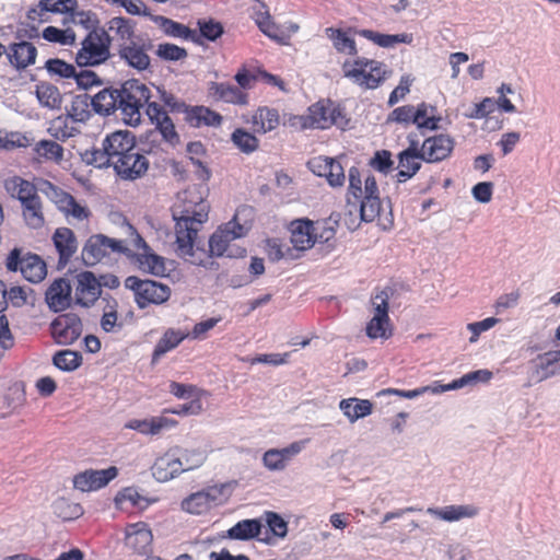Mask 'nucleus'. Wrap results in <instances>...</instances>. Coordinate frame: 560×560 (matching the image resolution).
<instances>
[{"instance_id": "f257e3e1", "label": "nucleus", "mask_w": 560, "mask_h": 560, "mask_svg": "<svg viewBox=\"0 0 560 560\" xmlns=\"http://www.w3.org/2000/svg\"><path fill=\"white\" fill-rule=\"evenodd\" d=\"M205 186H194L177 195V201L172 207V217L175 223L176 253L187 258L192 265H203V260L195 258L194 244L197 238L199 225L208 221L210 210L205 200Z\"/></svg>"}, {"instance_id": "f03ea898", "label": "nucleus", "mask_w": 560, "mask_h": 560, "mask_svg": "<svg viewBox=\"0 0 560 560\" xmlns=\"http://www.w3.org/2000/svg\"><path fill=\"white\" fill-rule=\"evenodd\" d=\"M91 164L97 167L112 166L121 179L133 180L140 177V147L136 136L128 130H118L107 135L102 149L91 152Z\"/></svg>"}, {"instance_id": "7ed1b4c3", "label": "nucleus", "mask_w": 560, "mask_h": 560, "mask_svg": "<svg viewBox=\"0 0 560 560\" xmlns=\"http://www.w3.org/2000/svg\"><path fill=\"white\" fill-rule=\"evenodd\" d=\"M91 104L95 113L109 116L120 110L121 120L129 126L140 124V81L127 80L120 89L105 88L96 93Z\"/></svg>"}, {"instance_id": "20e7f679", "label": "nucleus", "mask_w": 560, "mask_h": 560, "mask_svg": "<svg viewBox=\"0 0 560 560\" xmlns=\"http://www.w3.org/2000/svg\"><path fill=\"white\" fill-rule=\"evenodd\" d=\"M343 77L365 90L381 86L393 73L386 65L375 59L357 57L352 62L342 63Z\"/></svg>"}, {"instance_id": "39448f33", "label": "nucleus", "mask_w": 560, "mask_h": 560, "mask_svg": "<svg viewBox=\"0 0 560 560\" xmlns=\"http://www.w3.org/2000/svg\"><path fill=\"white\" fill-rule=\"evenodd\" d=\"M110 36L104 28L91 30L75 55L77 63L81 67L103 63L110 56Z\"/></svg>"}, {"instance_id": "423d86ee", "label": "nucleus", "mask_w": 560, "mask_h": 560, "mask_svg": "<svg viewBox=\"0 0 560 560\" xmlns=\"http://www.w3.org/2000/svg\"><path fill=\"white\" fill-rule=\"evenodd\" d=\"M126 252L127 248L122 241L103 234H95L88 238L81 255L86 266H94L113 254H124Z\"/></svg>"}, {"instance_id": "0eeeda50", "label": "nucleus", "mask_w": 560, "mask_h": 560, "mask_svg": "<svg viewBox=\"0 0 560 560\" xmlns=\"http://www.w3.org/2000/svg\"><path fill=\"white\" fill-rule=\"evenodd\" d=\"M5 267L10 271L20 270L22 276L33 283L40 282L47 275L46 264L38 255L28 253L22 256L19 248L10 252L5 260Z\"/></svg>"}, {"instance_id": "6e6552de", "label": "nucleus", "mask_w": 560, "mask_h": 560, "mask_svg": "<svg viewBox=\"0 0 560 560\" xmlns=\"http://www.w3.org/2000/svg\"><path fill=\"white\" fill-rule=\"evenodd\" d=\"M73 304L92 307L102 294L101 281L92 271H81L72 280Z\"/></svg>"}, {"instance_id": "1a4fd4ad", "label": "nucleus", "mask_w": 560, "mask_h": 560, "mask_svg": "<svg viewBox=\"0 0 560 560\" xmlns=\"http://www.w3.org/2000/svg\"><path fill=\"white\" fill-rule=\"evenodd\" d=\"M247 228L236 221V217L221 225L209 238V257H222L231 242L247 234Z\"/></svg>"}, {"instance_id": "9d476101", "label": "nucleus", "mask_w": 560, "mask_h": 560, "mask_svg": "<svg viewBox=\"0 0 560 560\" xmlns=\"http://www.w3.org/2000/svg\"><path fill=\"white\" fill-rule=\"evenodd\" d=\"M82 329L81 318L73 313L57 316L50 325L51 336L59 345H72L80 338Z\"/></svg>"}, {"instance_id": "9b49d317", "label": "nucleus", "mask_w": 560, "mask_h": 560, "mask_svg": "<svg viewBox=\"0 0 560 560\" xmlns=\"http://www.w3.org/2000/svg\"><path fill=\"white\" fill-rule=\"evenodd\" d=\"M118 475V469L110 466L106 469H86L73 477V488L81 492L97 491L107 486Z\"/></svg>"}, {"instance_id": "f8f14e48", "label": "nucleus", "mask_w": 560, "mask_h": 560, "mask_svg": "<svg viewBox=\"0 0 560 560\" xmlns=\"http://www.w3.org/2000/svg\"><path fill=\"white\" fill-rule=\"evenodd\" d=\"M175 260L158 255L142 238V273H149L159 278H167L175 271Z\"/></svg>"}, {"instance_id": "ddd939ff", "label": "nucleus", "mask_w": 560, "mask_h": 560, "mask_svg": "<svg viewBox=\"0 0 560 560\" xmlns=\"http://www.w3.org/2000/svg\"><path fill=\"white\" fill-rule=\"evenodd\" d=\"M51 240L58 254L57 267L63 269L78 250L77 236L71 229L62 226L55 230Z\"/></svg>"}, {"instance_id": "4468645a", "label": "nucleus", "mask_w": 560, "mask_h": 560, "mask_svg": "<svg viewBox=\"0 0 560 560\" xmlns=\"http://www.w3.org/2000/svg\"><path fill=\"white\" fill-rule=\"evenodd\" d=\"M454 139L448 135H436L423 141L422 161L436 163L447 159L454 149Z\"/></svg>"}, {"instance_id": "2eb2a0df", "label": "nucleus", "mask_w": 560, "mask_h": 560, "mask_svg": "<svg viewBox=\"0 0 560 560\" xmlns=\"http://www.w3.org/2000/svg\"><path fill=\"white\" fill-rule=\"evenodd\" d=\"M47 305L54 312H61L73 303L72 283L65 278L52 281L45 293Z\"/></svg>"}, {"instance_id": "dca6fc26", "label": "nucleus", "mask_w": 560, "mask_h": 560, "mask_svg": "<svg viewBox=\"0 0 560 560\" xmlns=\"http://www.w3.org/2000/svg\"><path fill=\"white\" fill-rule=\"evenodd\" d=\"M4 54L13 68L23 70L35 63L37 48L33 43L20 39L11 43Z\"/></svg>"}, {"instance_id": "f3484780", "label": "nucleus", "mask_w": 560, "mask_h": 560, "mask_svg": "<svg viewBox=\"0 0 560 560\" xmlns=\"http://www.w3.org/2000/svg\"><path fill=\"white\" fill-rule=\"evenodd\" d=\"M149 15L151 20L163 31L166 36L174 38H183L189 39L195 44L200 45L201 39H199L196 31L189 28L185 24L176 22L172 19H168L163 15H151L148 12V8L142 4V16Z\"/></svg>"}, {"instance_id": "a211bd4d", "label": "nucleus", "mask_w": 560, "mask_h": 560, "mask_svg": "<svg viewBox=\"0 0 560 560\" xmlns=\"http://www.w3.org/2000/svg\"><path fill=\"white\" fill-rule=\"evenodd\" d=\"M351 207L353 208V210H348L349 218L345 219V223L349 230L354 231L359 226V224H355V220L352 218L353 212L359 211L360 221L366 223L372 222L380 215L382 202L380 197H361V199L355 200Z\"/></svg>"}, {"instance_id": "6ab92c4d", "label": "nucleus", "mask_w": 560, "mask_h": 560, "mask_svg": "<svg viewBox=\"0 0 560 560\" xmlns=\"http://www.w3.org/2000/svg\"><path fill=\"white\" fill-rule=\"evenodd\" d=\"M530 364L537 382L560 375V349L538 354Z\"/></svg>"}, {"instance_id": "aec40b11", "label": "nucleus", "mask_w": 560, "mask_h": 560, "mask_svg": "<svg viewBox=\"0 0 560 560\" xmlns=\"http://www.w3.org/2000/svg\"><path fill=\"white\" fill-rule=\"evenodd\" d=\"M7 194L14 199H18L21 205L32 201L38 196L39 186L37 187L30 180L21 176H12L3 182Z\"/></svg>"}, {"instance_id": "412c9836", "label": "nucleus", "mask_w": 560, "mask_h": 560, "mask_svg": "<svg viewBox=\"0 0 560 560\" xmlns=\"http://www.w3.org/2000/svg\"><path fill=\"white\" fill-rule=\"evenodd\" d=\"M152 476L160 482L168 481L182 474V464L173 452L166 453L153 464Z\"/></svg>"}, {"instance_id": "4be33fe9", "label": "nucleus", "mask_w": 560, "mask_h": 560, "mask_svg": "<svg viewBox=\"0 0 560 560\" xmlns=\"http://www.w3.org/2000/svg\"><path fill=\"white\" fill-rule=\"evenodd\" d=\"M291 243L298 250L311 248L314 244L313 222L308 219H299L291 223Z\"/></svg>"}, {"instance_id": "5701e85b", "label": "nucleus", "mask_w": 560, "mask_h": 560, "mask_svg": "<svg viewBox=\"0 0 560 560\" xmlns=\"http://www.w3.org/2000/svg\"><path fill=\"white\" fill-rule=\"evenodd\" d=\"M310 167H324V173L319 172L318 176H325L332 187L343 185L345 173L343 167L332 158H316L308 162Z\"/></svg>"}, {"instance_id": "b1692460", "label": "nucleus", "mask_w": 560, "mask_h": 560, "mask_svg": "<svg viewBox=\"0 0 560 560\" xmlns=\"http://www.w3.org/2000/svg\"><path fill=\"white\" fill-rule=\"evenodd\" d=\"M35 95L42 107L60 109L63 96L59 89L50 82L40 81L35 85Z\"/></svg>"}, {"instance_id": "393cba45", "label": "nucleus", "mask_w": 560, "mask_h": 560, "mask_svg": "<svg viewBox=\"0 0 560 560\" xmlns=\"http://www.w3.org/2000/svg\"><path fill=\"white\" fill-rule=\"evenodd\" d=\"M339 409L347 417L350 423H354L359 419L372 413L373 404L368 399L351 397L340 400Z\"/></svg>"}, {"instance_id": "a878e982", "label": "nucleus", "mask_w": 560, "mask_h": 560, "mask_svg": "<svg viewBox=\"0 0 560 560\" xmlns=\"http://www.w3.org/2000/svg\"><path fill=\"white\" fill-rule=\"evenodd\" d=\"M171 288L162 282L142 279V308L145 303L163 304L170 299Z\"/></svg>"}, {"instance_id": "bb28decb", "label": "nucleus", "mask_w": 560, "mask_h": 560, "mask_svg": "<svg viewBox=\"0 0 560 560\" xmlns=\"http://www.w3.org/2000/svg\"><path fill=\"white\" fill-rule=\"evenodd\" d=\"M492 372L486 369L472 371L446 385H439L433 390L435 393H444L447 390L459 389L465 386L476 385L478 383H487L492 378Z\"/></svg>"}, {"instance_id": "cd10ccee", "label": "nucleus", "mask_w": 560, "mask_h": 560, "mask_svg": "<svg viewBox=\"0 0 560 560\" xmlns=\"http://www.w3.org/2000/svg\"><path fill=\"white\" fill-rule=\"evenodd\" d=\"M185 120L195 128L201 126L218 127L222 122V116L205 106H192L187 112Z\"/></svg>"}, {"instance_id": "c85d7f7f", "label": "nucleus", "mask_w": 560, "mask_h": 560, "mask_svg": "<svg viewBox=\"0 0 560 560\" xmlns=\"http://www.w3.org/2000/svg\"><path fill=\"white\" fill-rule=\"evenodd\" d=\"M355 34L373 42L383 48H390L397 44H410L412 42V34H382L372 30H354Z\"/></svg>"}, {"instance_id": "c756f323", "label": "nucleus", "mask_w": 560, "mask_h": 560, "mask_svg": "<svg viewBox=\"0 0 560 560\" xmlns=\"http://www.w3.org/2000/svg\"><path fill=\"white\" fill-rule=\"evenodd\" d=\"M261 529V520L247 518L237 522L234 526L228 529L226 534L230 539L249 540L253 538H260Z\"/></svg>"}, {"instance_id": "7c9ffc66", "label": "nucleus", "mask_w": 560, "mask_h": 560, "mask_svg": "<svg viewBox=\"0 0 560 560\" xmlns=\"http://www.w3.org/2000/svg\"><path fill=\"white\" fill-rule=\"evenodd\" d=\"M209 90L217 100L237 105H246L248 103L247 94L230 83L211 82Z\"/></svg>"}, {"instance_id": "2f4dec72", "label": "nucleus", "mask_w": 560, "mask_h": 560, "mask_svg": "<svg viewBox=\"0 0 560 560\" xmlns=\"http://www.w3.org/2000/svg\"><path fill=\"white\" fill-rule=\"evenodd\" d=\"M427 513L446 522H455L477 515L478 510L472 505H448L442 509L428 508Z\"/></svg>"}, {"instance_id": "473e14b6", "label": "nucleus", "mask_w": 560, "mask_h": 560, "mask_svg": "<svg viewBox=\"0 0 560 560\" xmlns=\"http://www.w3.org/2000/svg\"><path fill=\"white\" fill-rule=\"evenodd\" d=\"M398 159V173L396 175L397 182L402 183L413 177L421 168V154L401 151L397 155Z\"/></svg>"}, {"instance_id": "72a5a7b5", "label": "nucleus", "mask_w": 560, "mask_h": 560, "mask_svg": "<svg viewBox=\"0 0 560 560\" xmlns=\"http://www.w3.org/2000/svg\"><path fill=\"white\" fill-rule=\"evenodd\" d=\"M39 190L46 195L63 214L74 200L72 195L62 190L49 180L42 179L39 182Z\"/></svg>"}, {"instance_id": "f704fd0d", "label": "nucleus", "mask_w": 560, "mask_h": 560, "mask_svg": "<svg viewBox=\"0 0 560 560\" xmlns=\"http://www.w3.org/2000/svg\"><path fill=\"white\" fill-rule=\"evenodd\" d=\"M172 452L182 464V472L200 467L207 458L206 452L201 448L175 447Z\"/></svg>"}, {"instance_id": "c9c22d12", "label": "nucleus", "mask_w": 560, "mask_h": 560, "mask_svg": "<svg viewBox=\"0 0 560 560\" xmlns=\"http://www.w3.org/2000/svg\"><path fill=\"white\" fill-rule=\"evenodd\" d=\"M256 132L266 133L279 125V114L275 108L259 107L252 118Z\"/></svg>"}, {"instance_id": "e433bc0d", "label": "nucleus", "mask_w": 560, "mask_h": 560, "mask_svg": "<svg viewBox=\"0 0 560 560\" xmlns=\"http://www.w3.org/2000/svg\"><path fill=\"white\" fill-rule=\"evenodd\" d=\"M22 206V215L25 223L32 229H39L45 223L43 203L40 197L37 196L32 201H27Z\"/></svg>"}, {"instance_id": "4c0bfd02", "label": "nucleus", "mask_w": 560, "mask_h": 560, "mask_svg": "<svg viewBox=\"0 0 560 560\" xmlns=\"http://www.w3.org/2000/svg\"><path fill=\"white\" fill-rule=\"evenodd\" d=\"M48 132L57 140L66 141L79 133V129L70 120L69 116L61 115L50 121Z\"/></svg>"}, {"instance_id": "58836bf2", "label": "nucleus", "mask_w": 560, "mask_h": 560, "mask_svg": "<svg viewBox=\"0 0 560 560\" xmlns=\"http://www.w3.org/2000/svg\"><path fill=\"white\" fill-rule=\"evenodd\" d=\"M326 34L331 39L335 49L338 52H346L350 56L358 55V48L353 38L347 32L340 28L328 27Z\"/></svg>"}, {"instance_id": "ea45409f", "label": "nucleus", "mask_w": 560, "mask_h": 560, "mask_svg": "<svg viewBox=\"0 0 560 560\" xmlns=\"http://www.w3.org/2000/svg\"><path fill=\"white\" fill-rule=\"evenodd\" d=\"M264 521L268 526L266 537L259 538L260 541L271 544V539L268 536L269 532L278 538H284L288 534V522L278 513L272 511H266L264 513Z\"/></svg>"}, {"instance_id": "a19ab883", "label": "nucleus", "mask_w": 560, "mask_h": 560, "mask_svg": "<svg viewBox=\"0 0 560 560\" xmlns=\"http://www.w3.org/2000/svg\"><path fill=\"white\" fill-rule=\"evenodd\" d=\"M38 161L60 163L63 159V148L52 140H40L34 147Z\"/></svg>"}, {"instance_id": "79ce46f5", "label": "nucleus", "mask_w": 560, "mask_h": 560, "mask_svg": "<svg viewBox=\"0 0 560 560\" xmlns=\"http://www.w3.org/2000/svg\"><path fill=\"white\" fill-rule=\"evenodd\" d=\"M90 106H92V104L88 95H75L66 115L69 116L70 120L73 122H86L91 117Z\"/></svg>"}, {"instance_id": "37998d69", "label": "nucleus", "mask_w": 560, "mask_h": 560, "mask_svg": "<svg viewBox=\"0 0 560 560\" xmlns=\"http://www.w3.org/2000/svg\"><path fill=\"white\" fill-rule=\"evenodd\" d=\"M332 102L327 103L320 101L310 106L308 119L311 126L318 129H326L329 127V116L331 114Z\"/></svg>"}, {"instance_id": "c03bdc74", "label": "nucleus", "mask_w": 560, "mask_h": 560, "mask_svg": "<svg viewBox=\"0 0 560 560\" xmlns=\"http://www.w3.org/2000/svg\"><path fill=\"white\" fill-rule=\"evenodd\" d=\"M184 337L180 331L174 329L166 330L154 348L152 363H156L166 352L176 348L183 341Z\"/></svg>"}, {"instance_id": "a18cd8bd", "label": "nucleus", "mask_w": 560, "mask_h": 560, "mask_svg": "<svg viewBox=\"0 0 560 560\" xmlns=\"http://www.w3.org/2000/svg\"><path fill=\"white\" fill-rule=\"evenodd\" d=\"M42 36L49 43H55L62 46L73 45L77 38L72 28L60 30L55 26H47L44 28Z\"/></svg>"}, {"instance_id": "49530a36", "label": "nucleus", "mask_w": 560, "mask_h": 560, "mask_svg": "<svg viewBox=\"0 0 560 560\" xmlns=\"http://www.w3.org/2000/svg\"><path fill=\"white\" fill-rule=\"evenodd\" d=\"M177 422L165 416L151 417L142 420V434L160 435L164 431L174 428Z\"/></svg>"}, {"instance_id": "de8ad7c7", "label": "nucleus", "mask_w": 560, "mask_h": 560, "mask_svg": "<svg viewBox=\"0 0 560 560\" xmlns=\"http://www.w3.org/2000/svg\"><path fill=\"white\" fill-rule=\"evenodd\" d=\"M52 363L61 371L71 372L81 365L82 357L72 350H61L52 357Z\"/></svg>"}, {"instance_id": "09e8293b", "label": "nucleus", "mask_w": 560, "mask_h": 560, "mask_svg": "<svg viewBox=\"0 0 560 560\" xmlns=\"http://www.w3.org/2000/svg\"><path fill=\"white\" fill-rule=\"evenodd\" d=\"M140 492L133 487L120 490L115 497L116 508L120 511L131 513L139 504Z\"/></svg>"}, {"instance_id": "8fccbe9b", "label": "nucleus", "mask_w": 560, "mask_h": 560, "mask_svg": "<svg viewBox=\"0 0 560 560\" xmlns=\"http://www.w3.org/2000/svg\"><path fill=\"white\" fill-rule=\"evenodd\" d=\"M197 26L199 28V39L202 37L209 42H215L224 34L223 24L214 19H199Z\"/></svg>"}, {"instance_id": "3c124183", "label": "nucleus", "mask_w": 560, "mask_h": 560, "mask_svg": "<svg viewBox=\"0 0 560 560\" xmlns=\"http://www.w3.org/2000/svg\"><path fill=\"white\" fill-rule=\"evenodd\" d=\"M231 140L243 153L246 154L253 153L259 145L258 139L242 128H237L233 131Z\"/></svg>"}, {"instance_id": "603ef678", "label": "nucleus", "mask_w": 560, "mask_h": 560, "mask_svg": "<svg viewBox=\"0 0 560 560\" xmlns=\"http://www.w3.org/2000/svg\"><path fill=\"white\" fill-rule=\"evenodd\" d=\"M55 513L63 521H72L79 518L83 514L81 504L71 502L66 499H59L55 503Z\"/></svg>"}, {"instance_id": "864d4df0", "label": "nucleus", "mask_w": 560, "mask_h": 560, "mask_svg": "<svg viewBox=\"0 0 560 560\" xmlns=\"http://www.w3.org/2000/svg\"><path fill=\"white\" fill-rule=\"evenodd\" d=\"M155 55L164 61H179L187 58L188 51L175 44L162 43L158 45Z\"/></svg>"}, {"instance_id": "5fc2aeb1", "label": "nucleus", "mask_w": 560, "mask_h": 560, "mask_svg": "<svg viewBox=\"0 0 560 560\" xmlns=\"http://www.w3.org/2000/svg\"><path fill=\"white\" fill-rule=\"evenodd\" d=\"M210 508L207 495L201 492L190 494L182 502V509L190 514H201Z\"/></svg>"}, {"instance_id": "6e6d98bb", "label": "nucleus", "mask_w": 560, "mask_h": 560, "mask_svg": "<svg viewBox=\"0 0 560 560\" xmlns=\"http://www.w3.org/2000/svg\"><path fill=\"white\" fill-rule=\"evenodd\" d=\"M133 26L135 25L130 20L121 16L113 18L108 22L109 31L115 32L116 35H118L125 43L131 42L133 36Z\"/></svg>"}, {"instance_id": "4d7b16f0", "label": "nucleus", "mask_w": 560, "mask_h": 560, "mask_svg": "<svg viewBox=\"0 0 560 560\" xmlns=\"http://www.w3.org/2000/svg\"><path fill=\"white\" fill-rule=\"evenodd\" d=\"M45 68L51 75H58L63 79H70L75 75V67L58 58L48 59Z\"/></svg>"}, {"instance_id": "13d9d810", "label": "nucleus", "mask_w": 560, "mask_h": 560, "mask_svg": "<svg viewBox=\"0 0 560 560\" xmlns=\"http://www.w3.org/2000/svg\"><path fill=\"white\" fill-rule=\"evenodd\" d=\"M388 324V319H384L378 316H373L372 319L366 325V335L372 339H388L392 336V331L387 330Z\"/></svg>"}, {"instance_id": "bf43d9fd", "label": "nucleus", "mask_w": 560, "mask_h": 560, "mask_svg": "<svg viewBox=\"0 0 560 560\" xmlns=\"http://www.w3.org/2000/svg\"><path fill=\"white\" fill-rule=\"evenodd\" d=\"M150 97L151 95L149 89L142 84V100L147 104L145 114L152 124H156L158 120H161L164 118V116L168 115L160 104L156 102H150Z\"/></svg>"}, {"instance_id": "052dcab7", "label": "nucleus", "mask_w": 560, "mask_h": 560, "mask_svg": "<svg viewBox=\"0 0 560 560\" xmlns=\"http://www.w3.org/2000/svg\"><path fill=\"white\" fill-rule=\"evenodd\" d=\"M369 164L375 171L383 174H388L394 166L392 153L388 150H378L374 153Z\"/></svg>"}, {"instance_id": "680f3d73", "label": "nucleus", "mask_w": 560, "mask_h": 560, "mask_svg": "<svg viewBox=\"0 0 560 560\" xmlns=\"http://www.w3.org/2000/svg\"><path fill=\"white\" fill-rule=\"evenodd\" d=\"M117 302L113 300L112 304H107V306L104 308L103 316L101 318V327L106 332L115 331L116 328H120L121 324L118 323V316H117Z\"/></svg>"}, {"instance_id": "e2e57ef3", "label": "nucleus", "mask_w": 560, "mask_h": 560, "mask_svg": "<svg viewBox=\"0 0 560 560\" xmlns=\"http://www.w3.org/2000/svg\"><path fill=\"white\" fill-rule=\"evenodd\" d=\"M349 188H348V196H347V206L351 207V196L354 198V200H360L363 194L362 190V182H361V175L359 168L352 166L349 170Z\"/></svg>"}, {"instance_id": "0e129e2a", "label": "nucleus", "mask_w": 560, "mask_h": 560, "mask_svg": "<svg viewBox=\"0 0 560 560\" xmlns=\"http://www.w3.org/2000/svg\"><path fill=\"white\" fill-rule=\"evenodd\" d=\"M43 4L44 10L51 13H69L78 8L77 0H39Z\"/></svg>"}, {"instance_id": "69168bd1", "label": "nucleus", "mask_w": 560, "mask_h": 560, "mask_svg": "<svg viewBox=\"0 0 560 560\" xmlns=\"http://www.w3.org/2000/svg\"><path fill=\"white\" fill-rule=\"evenodd\" d=\"M262 463L266 468L272 471L283 470L287 466V463L283 459V455L278 448H270L265 452L262 456Z\"/></svg>"}, {"instance_id": "338daca9", "label": "nucleus", "mask_w": 560, "mask_h": 560, "mask_svg": "<svg viewBox=\"0 0 560 560\" xmlns=\"http://www.w3.org/2000/svg\"><path fill=\"white\" fill-rule=\"evenodd\" d=\"M336 235L332 229L325 220L313 222V237L315 243H328Z\"/></svg>"}, {"instance_id": "774afa93", "label": "nucleus", "mask_w": 560, "mask_h": 560, "mask_svg": "<svg viewBox=\"0 0 560 560\" xmlns=\"http://www.w3.org/2000/svg\"><path fill=\"white\" fill-rule=\"evenodd\" d=\"M162 137L172 145L179 143V136L175 130L174 124L170 116H164L163 119L158 120L155 124Z\"/></svg>"}]
</instances>
